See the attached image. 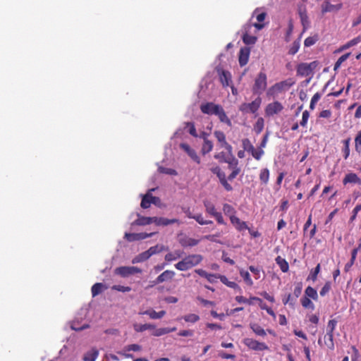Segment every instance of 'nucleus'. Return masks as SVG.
Returning a JSON list of instances; mask_svg holds the SVG:
<instances>
[{
	"mask_svg": "<svg viewBox=\"0 0 361 361\" xmlns=\"http://www.w3.org/2000/svg\"><path fill=\"white\" fill-rule=\"evenodd\" d=\"M204 204L206 208V211L209 214L214 216L219 224L224 223V219L221 214L220 212H216L214 205L211 202H209V200H204Z\"/></svg>",
	"mask_w": 361,
	"mask_h": 361,
	"instance_id": "nucleus-7",
	"label": "nucleus"
},
{
	"mask_svg": "<svg viewBox=\"0 0 361 361\" xmlns=\"http://www.w3.org/2000/svg\"><path fill=\"white\" fill-rule=\"evenodd\" d=\"M343 185H346L348 183H355L361 185V179L357 176V175L355 173H349L345 175V178L343 180Z\"/></svg>",
	"mask_w": 361,
	"mask_h": 361,
	"instance_id": "nucleus-15",
	"label": "nucleus"
},
{
	"mask_svg": "<svg viewBox=\"0 0 361 361\" xmlns=\"http://www.w3.org/2000/svg\"><path fill=\"white\" fill-rule=\"evenodd\" d=\"M182 255H183V252L180 251V250H176L173 252L167 253L164 257V259L166 262H170L172 261H175L178 259H180L182 257Z\"/></svg>",
	"mask_w": 361,
	"mask_h": 361,
	"instance_id": "nucleus-22",
	"label": "nucleus"
},
{
	"mask_svg": "<svg viewBox=\"0 0 361 361\" xmlns=\"http://www.w3.org/2000/svg\"><path fill=\"white\" fill-rule=\"evenodd\" d=\"M319 40L318 35H314L312 37H308L305 39L304 44L305 47H310L314 44Z\"/></svg>",
	"mask_w": 361,
	"mask_h": 361,
	"instance_id": "nucleus-40",
	"label": "nucleus"
},
{
	"mask_svg": "<svg viewBox=\"0 0 361 361\" xmlns=\"http://www.w3.org/2000/svg\"><path fill=\"white\" fill-rule=\"evenodd\" d=\"M350 137H348L343 141V152L344 153V159H346L349 157L350 154Z\"/></svg>",
	"mask_w": 361,
	"mask_h": 361,
	"instance_id": "nucleus-36",
	"label": "nucleus"
},
{
	"mask_svg": "<svg viewBox=\"0 0 361 361\" xmlns=\"http://www.w3.org/2000/svg\"><path fill=\"white\" fill-rule=\"evenodd\" d=\"M212 171L216 174V176L219 177L221 183L226 187V175L224 172L221 171V169L219 166H216L212 169Z\"/></svg>",
	"mask_w": 361,
	"mask_h": 361,
	"instance_id": "nucleus-31",
	"label": "nucleus"
},
{
	"mask_svg": "<svg viewBox=\"0 0 361 361\" xmlns=\"http://www.w3.org/2000/svg\"><path fill=\"white\" fill-rule=\"evenodd\" d=\"M200 109L202 112L204 114L217 115L221 121H224L226 120V114L223 108L219 105L214 104L212 102L206 103L204 104H202Z\"/></svg>",
	"mask_w": 361,
	"mask_h": 361,
	"instance_id": "nucleus-2",
	"label": "nucleus"
},
{
	"mask_svg": "<svg viewBox=\"0 0 361 361\" xmlns=\"http://www.w3.org/2000/svg\"><path fill=\"white\" fill-rule=\"evenodd\" d=\"M331 288V283L330 281H327L325 283L324 286L322 287V288L320 290V295L322 296H324L326 294L329 293Z\"/></svg>",
	"mask_w": 361,
	"mask_h": 361,
	"instance_id": "nucleus-49",
	"label": "nucleus"
},
{
	"mask_svg": "<svg viewBox=\"0 0 361 361\" xmlns=\"http://www.w3.org/2000/svg\"><path fill=\"white\" fill-rule=\"evenodd\" d=\"M194 334L193 331L192 330H182L180 331L178 334L180 336H192Z\"/></svg>",
	"mask_w": 361,
	"mask_h": 361,
	"instance_id": "nucleus-61",
	"label": "nucleus"
},
{
	"mask_svg": "<svg viewBox=\"0 0 361 361\" xmlns=\"http://www.w3.org/2000/svg\"><path fill=\"white\" fill-rule=\"evenodd\" d=\"M300 48V38L295 40L288 51V54L291 55H294L296 54Z\"/></svg>",
	"mask_w": 361,
	"mask_h": 361,
	"instance_id": "nucleus-43",
	"label": "nucleus"
},
{
	"mask_svg": "<svg viewBox=\"0 0 361 361\" xmlns=\"http://www.w3.org/2000/svg\"><path fill=\"white\" fill-rule=\"evenodd\" d=\"M180 319H184L185 322L194 324L200 320V317L196 314H188Z\"/></svg>",
	"mask_w": 361,
	"mask_h": 361,
	"instance_id": "nucleus-34",
	"label": "nucleus"
},
{
	"mask_svg": "<svg viewBox=\"0 0 361 361\" xmlns=\"http://www.w3.org/2000/svg\"><path fill=\"white\" fill-rule=\"evenodd\" d=\"M193 219H195L201 225H207L212 223L211 221L204 220L201 214L194 215Z\"/></svg>",
	"mask_w": 361,
	"mask_h": 361,
	"instance_id": "nucleus-48",
	"label": "nucleus"
},
{
	"mask_svg": "<svg viewBox=\"0 0 361 361\" xmlns=\"http://www.w3.org/2000/svg\"><path fill=\"white\" fill-rule=\"evenodd\" d=\"M320 271V264H318L317 267L314 268L313 271H311L310 275L309 276V279H311L312 281H316L318 274Z\"/></svg>",
	"mask_w": 361,
	"mask_h": 361,
	"instance_id": "nucleus-51",
	"label": "nucleus"
},
{
	"mask_svg": "<svg viewBox=\"0 0 361 361\" xmlns=\"http://www.w3.org/2000/svg\"><path fill=\"white\" fill-rule=\"evenodd\" d=\"M240 169L239 168H235L234 169H233L231 173L227 177V180H232L236 177V176L240 173Z\"/></svg>",
	"mask_w": 361,
	"mask_h": 361,
	"instance_id": "nucleus-60",
	"label": "nucleus"
},
{
	"mask_svg": "<svg viewBox=\"0 0 361 361\" xmlns=\"http://www.w3.org/2000/svg\"><path fill=\"white\" fill-rule=\"evenodd\" d=\"M297 73L298 75H302V76H307L311 74V71L310 70L309 67L307 66V63H301L298 66L297 68Z\"/></svg>",
	"mask_w": 361,
	"mask_h": 361,
	"instance_id": "nucleus-20",
	"label": "nucleus"
},
{
	"mask_svg": "<svg viewBox=\"0 0 361 361\" xmlns=\"http://www.w3.org/2000/svg\"><path fill=\"white\" fill-rule=\"evenodd\" d=\"M202 260L200 255H190L176 263L174 267L179 271H187L199 264Z\"/></svg>",
	"mask_w": 361,
	"mask_h": 361,
	"instance_id": "nucleus-1",
	"label": "nucleus"
},
{
	"mask_svg": "<svg viewBox=\"0 0 361 361\" xmlns=\"http://www.w3.org/2000/svg\"><path fill=\"white\" fill-rule=\"evenodd\" d=\"M301 304L305 308H310L313 310L314 308V305L312 302L310 300V298L306 296H303L301 300Z\"/></svg>",
	"mask_w": 361,
	"mask_h": 361,
	"instance_id": "nucleus-38",
	"label": "nucleus"
},
{
	"mask_svg": "<svg viewBox=\"0 0 361 361\" xmlns=\"http://www.w3.org/2000/svg\"><path fill=\"white\" fill-rule=\"evenodd\" d=\"M138 218L134 221V224L137 226H146L152 224V217L142 216L137 215Z\"/></svg>",
	"mask_w": 361,
	"mask_h": 361,
	"instance_id": "nucleus-21",
	"label": "nucleus"
},
{
	"mask_svg": "<svg viewBox=\"0 0 361 361\" xmlns=\"http://www.w3.org/2000/svg\"><path fill=\"white\" fill-rule=\"evenodd\" d=\"M262 99L259 97H257L251 103H247L250 113L255 114L260 106Z\"/></svg>",
	"mask_w": 361,
	"mask_h": 361,
	"instance_id": "nucleus-23",
	"label": "nucleus"
},
{
	"mask_svg": "<svg viewBox=\"0 0 361 361\" xmlns=\"http://www.w3.org/2000/svg\"><path fill=\"white\" fill-rule=\"evenodd\" d=\"M187 125L190 127L189 133L194 137H197V135L194 124L192 123H188Z\"/></svg>",
	"mask_w": 361,
	"mask_h": 361,
	"instance_id": "nucleus-62",
	"label": "nucleus"
},
{
	"mask_svg": "<svg viewBox=\"0 0 361 361\" xmlns=\"http://www.w3.org/2000/svg\"><path fill=\"white\" fill-rule=\"evenodd\" d=\"M126 351H140L141 346L138 344H130L125 347Z\"/></svg>",
	"mask_w": 361,
	"mask_h": 361,
	"instance_id": "nucleus-56",
	"label": "nucleus"
},
{
	"mask_svg": "<svg viewBox=\"0 0 361 361\" xmlns=\"http://www.w3.org/2000/svg\"><path fill=\"white\" fill-rule=\"evenodd\" d=\"M355 150L360 153L361 152V131H359L355 137Z\"/></svg>",
	"mask_w": 361,
	"mask_h": 361,
	"instance_id": "nucleus-46",
	"label": "nucleus"
},
{
	"mask_svg": "<svg viewBox=\"0 0 361 361\" xmlns=\"http://www.w3.org/2000/svg\"><path fill=\"white\" fill-rule=\"evenodd\" d=\"M337 324V322L335 319H331L328 322L327 325V334L326 336L329 337L330 339V343H327V346L330 349H334V331L335 329L336 325Z\"/></svg>",
	"mask_w": 361,
	"mask_h": 361,
	"instance_id": "nucleus-8",
	"label": "nucleus"
},
{
	"mask_svg": "<svg viewBox=\"0 0 361 361\" xmlns=\"http://www.w3.org/2000/svg\"><path fill=\"white\" fill-rule=\"evenodd\" d=\"M160 171H161V173H166V174L172 175V176H176L177 175L176 171L175 169H173L161 168Z\"/></svg>",
	"mask_w": 361,
	"mask_h": 361,
	"instance_id": "nucleus-59",
	"label": "nucleus"
},
{
	"mask_svg": "<svg viewBox=\"0 0 361 361\" xmlns=\"http://www.w3.org/2000/svg\"><path fill=\"white\" fill-rule=\"evenodd\" d=\"M99 352L97 349H92L91 350L87 352L83 357L84 361H95L97 357H98Z\"/></svg>",
	"mask_w": 361,
	"mask_h": 361,
	"instance_id": "nucleus-27",
	"label": "nucleus"
},
{
	"mask_svg": "<svg viewBox=\"0 0 361 361\" xmlns=\"http://www.w3.org/2000/svg\"><path fill=\"white\" fill-rule=\"evenodd\" d=\"M115 274L123 278H127L131 275L141 274L142 269L137 267H119L115 269Z\"/></svg>",
	"mask_w": 361,
	"mask_h": 361,
	"instance_id": "nucleus-4",
	"label": "nucleus"
},
{
	"mask_svg": "<svg viewBox=\"0 0 361 361\" xmlns=\"http://www.w3.org/2000/svg\"><path fill=\"white\" fill-rule=\"evenodd\" d=\"M154 234L155 233H126L124 238L129 242H133L146 239L147 238L152 237Z\"/></svg>",
	"mask_w": 361,
	"mask_h": 361,
	"instance_id": "nucleus-6",
	"label": "nucleus"
},
{
	"mask_svg": "<svg viewBox=\"0 0 361 361\" xmlns=\"http://www.w3.org/2000/svg\"><path fill=\"white\" fill-rule=\"evenodd\" d=\"M230 221L233 226L239 231L248 229V226L245 221H241L239 218L234 215H231Z\"/></svg>",
	"mask_w": 361,
	"mask_h": 361,
	"instance_id": "nucleus-11",
	"label": "nucleus"
},
{
	"mask_svg": "<svg viewBox=\"0 0 361 361\" xmlns=\"http://www.w3.org/2000/svg\"><path fill=\"white\" fill-rule=\"evenodd\" d=\"M276 262L277 264L280 267L281 270L283 272H287L288 271V263L286 262V260L280 256H278L276 258Z\"/></svg>",
	"mask_w": 361,
	"mask_h": 361,
	"instance_id": "nucleus-30",
	"label": "nucleus"
},
{
	"mask_svg": "<svg viewBox=\"0 0 361 361\" xmlns=\"http://www.w3.org/2000/svg\"><path fill=\"white\" fill-rule=\"evenodd\" d=\"M152 219H153L152 223H154L157 226H166L169 224L179 223V221L177 219H169L164 218V217H156V216L152 217Z\"/></svg>",
	"mask_w": 361,
	"mask_h": 361,
	"instance_id": "nucleus-13",
	"label": "nucleus"
},
{
	"mask_svg": "<svg viewBox=\"0 0 361 361\" xmlns=\"http://www.w3.org/2000/svg\"><path fill=\"white\" fill-rule=\"evenodd\" d=\"M302 289V282L297 283L295 285L294 291H293V295L295 299H297L301 295Z\"/></svg>",
	"mask_w": 361,
	"mask_h": 361,
	"instance_id": "nucleus-45",
	"label": "nucleus"
},
{
	"mask_svg": "<svg viewBox=\"0 0 361 361\" xmlns=\"http://www.w3.org/2000/svg\"><path fill=\"white\" fill-rule=\"evenodd\" d=\"M252 155V157L256 159L257 160H259L261 159V157L262 154H264V150L262 149H259L258 150H256L255 148L252 152H250Z\"/></svg>",
	"mask_w": 361,
	"mask_h": 361,
	"instance_id": "nucleus-55",
	"label": "nucleus"
},
{
	"mask_svg": "<svg viewBox=\"0 0 361 361\" xmlns=\"http://www.w3.org/2000/svg\"><path fill=\"white\" fill-rule=\"evenodd\" d=\"M250 328L252 329V331L258 336H266V331L264 329H262L258 324L256 323H251L250 324Z\"/></svg>",
	"mask_w": 361,
	"mask_h": 361,
	"instance_id": "nucleus-32",
	"label": "nucleus"
},
{
	"mask_svg": "<svg viewBox=\"0 0 361 361\" xmlns=\"http://www.w3.org/2000/svg\"><path fill=\"white\" fill-rule=\"evenodd\" d=\"M243 343L250 349L253 350L262 351L269 349V347L264 343L259 342L252 338H246L243 340Z\"/></svg>",
	"mask_w": 361,
	"mask_h": 361,
	"instance_id": "nucleus-5",
	"label": "nucleus"
},
{
	"mask_svg": "<svg viewBox=\"0 0 361 361\" xmlns=\"http://www.w3.org/2000/svg\"><path fill=\"white\" fill-rule=\"evenodd\" d=\"M283 106L279 102H274L269 104L266 107V114L267 116H273L282 111Z\"/></svg>",
	"mask_w": 361,
	"mask_h": 361,
	"instance_id": "nucleus-10",
	"label": "nucleus"
},
{
	"mask_svg": "<svg viewBox=\"0 0 361 361\" xmlns=\"http://www.w3.org/2000/svg\"><path fill=\"white\" fill-rule=\"evenodd\" d=\"M150 257H151L150 253L149 252V251L147 250L145 252H141L140 254L137 255V256H135L132 259V263L137 264V263H140V262H145V261L147 260Z\"/></svg>",
	"mask_w": 361,
	"mask_h": 361,
	"instance_id": "nucleus-19",
	"label": "nucleus"
},
{
	"mask_svg": "<svg viewBox=\"0 0 361 361\" xmlns=\"http://www.w3.org/2000/svg\"><path fill=\"white\" fill-rule=\"evenodd\" d=\"M227 164H228V168L231 169H234L235 168H238L237 165L238 164V159L235 157H232L231 160L227 159Z\"/></svg>",
	"mask_w": 361,
	"mask_h": 361,
	"instance_id": "nucleus-57",
	"label": "nucleus"
},
{
	"mask_svg": "<svg viewBox=\"0 0 361 361\" xmlns=\"http://www.w3.org/2000/svg\"><path fill=\"white\" fill-rule=\"evenodd\" d=\"M240 275L243 278L244 281L250 286L252 285V281L250 279V274L247 271H240Z\"/></svg>",
	"mask_w": 361,
	"mask_h": 361,
	"instance_id": "nucleus-53",
	"label": "nucleus"
},
{
	"mask_svg": "<svg viewBox=\"0 0 361 361\" xmlns=\"http://www.w3.org/2000/svg\"><path fill=\"white\" fill-rule=\"evenodd\" d=\"M260 307L262 309L266 310L267 313L269 314L270 315H271L273 317H276V314H275L274 312L271 310V308L268 307V306L266 304L262 303L260 305Z\"/></svg>",
	"mask_w": 361,
	"mask_h": 361,
	"instance_id": "nucleus-64",
	"label": "nucleus"
},
{
	"mask_svg": "<svg viewBox=\"0 0 361 361\" xmlns=\"http://www.w3.org/2000/svg\"><path fill=\"white\" fill-rule=\"evenodd\" d=\"M106 288L105 286L102 283H94L91 288L92 295L93 297H95L100 294L104 290H105Z\"/></svg>",
	"mask_w": 361,
	"mask_h": 361,
	"instance_id": "nucleus-25",
	"label": "nucleus"
},
{
	"mask_svg": "<svg viewBox=\"0 0 361 361\" xmlns=\"http://www.w3.org/2000/svg\"><path fill=\"white\" fill-rule=\"evenodd\" d=\"M250 48L248 47H242L239 52L238 61L241 67L245 66L249 60Z\"/></svg>",
	"mask_w": 361,
	"mask_h": 361,
	"instance_id": "nucleus-9",
	"label": "nucleus"
},
{
	"mask_svg": "<svg viewBox=\"0 0 361 361\" xmlns=\"http://www.w3.org/2000/svg\"><path fill=\"white\" fill-rule=\"evenodd\" d=\"M343 5L342 4H338L336 5H334L330 4L329 1H325L322 4V14H324L327 12H332V11H337L340 10L342 8Z\"/></svg>",
	"mask_w": 361,
	"mask_h": 361,
	"instance_id": "nucleus-12",
	"label": "nucleus"
},
{
	"mask_svg": "<svg viewBox=\"0 0 361 361\" xmlns=\"http://www.w3.org/2000/svg\"><path fill=\"white\" fill-rule=\"evenodd\" d=\"M168 250V247H166L163 245H156L154 246L150 247L148 249L150 255L152 256L154 255L161 252L162 251H165Z\"/></svg>",
	"mask_w": 361,
	"mask_h": 361,
	"instance_id": "nucleus-29",
	"label": "nucleus"
},
{
	"mask_svg": "<svg viewBox=\"0 0 361 361\" xmlns=\"http://www.w3.org/2000/svg\"><path fill=\"white\" fill-rule=\"evenodd\" d=\"M309 116H310L309 111L305 110L302 113V121H300V125L302 127H305L306 126Z\"/></svg>",
	"mask_w": 361,
	"mask_h": 361,
	"instance_id": "nucleus-58",
	"label": "nucleus"
},
{
	"mask_svg": "<svg viewBox=\"0 0 361 361\" xmlns=\"http://www.w3.org/2000/svg\"><path fill=\"white\" fill-rule=\"evenodd\" d=\"M175 276V272L171 270H166L161 273L155 280V283H161L171 280Z\"/></svg>",
	"mask_w": 361,
	"mask_h": 361,
	"instance_id": "nucleus-14",
	"label": "nucleus"
},
{
	"mask_svg": "<svg viewBox=\"0 0 361 361\" xmlns=\"http://www.w3.org/2000/svg\"><path fill=\"white\" fill-rule=\"evenodd\" d=\"M243 149L248 152H251L254 150L255 147L247 138H245L242 141Z\"/></svg>",
	"mask_w": 361,
	"mask_h": 361,
	"instance_id": "nucleus-41",
	"label": "nucleus"
},
{
	"mask_svg": "<svg viewBox=\"0 0 361 361\" xmlns=\"http://www.w3.org/2000/svg\"><path fill=\"white\" fill-rule=\"evenodd\" d=\"M143 314L148 315L149 317V318L152 319H159V317H158V312H156L155 310H154L152 309L147 310L143 312Z\"/></svg>",
	"mask_w": 361,
	"mask_h": 361,
	"instance_id": "nucleus-50",
	"label": "nucleus"
},
{
	"mask_svg": "<svg viewBox=\"0 0 361 361\" xmlns=\"http://www.w3.org/2000/svg\"><path fill=\"white\" fill-rule=\"evenodd\" d=\"M217 72L219 73L220 81L223 86L226 84V71L223 68H217Z\"/></svg>",
	"mask_w": 361,
	"mask_h": 361,
	"instance_id": "nucleus-52",
	"label": "nucleus"
},
{
	"mask_svg": "<svg viewBox=\"0 0 361 361\" xmlns=\"http://www.w3.org/2000/svg\"><path fill=\"white\" fill-rule=\"evenodd\" d=\"M180 148L183 149L195 161L200 163V158L197 155L195 151L192 149L188 144L181 143L180 145Z\"/></svg>",
	"mask_w": 361,
	"mask_h": 361,
	"instance_id": "nucleus-17",
	"label": "nucleus"
},
{
	"mask_svg": "<svg viewBox=\"0 0 361 361\" xmlns=\"http://www.w3.org/2000/svg\"><path fill=\"white\" fill-rule=\"evenodd\" d=\"M112 289L118 290V291H121V292H123V293H125V292L130 291L131 288L129 287V286H121V285H115V286H114L112 287Z\"/></svg>",
	"mask_w": 361,
	"mask_h": 361,
	"instance_id": "nucleus-54",
	"label": "nucleus"
},
{
	"mask_svg": "<svg viewBox=\"0 0 361 361\" xmlns=\"http://www.w3.org/2000/svg\"><path fill=\"white\" fill-rule=\"evenodd\" d=\"M298 14L300 16L302 25L303 26V32H305L307 26L309 25L308 16L307 15L305 8L300 6L298 8Z\"/></svg>",
	"mask_w": 361,
	"mask_h": 361,
	"instance_id": "nucleus-16",
	"label": "nucleus"
},
{
	"mask_svg": "<svg viewBox=\"0 0 361 361\" xmlns=\"http://www.w3.org/2000/svg\"><path fill=\"white\" fill-rule=\"evenodd\" d=\"M267 87V75L264 73L260 72L255 80L252 87L253 94L260 95Z\"/></svg>",
	"mask_w": 361,
	"mask_h": 361,
	"instance_id": "nucleus-3",
	"label": "nucleus"
},
{
	"mask_svg": "<svg viewBox=\"0 0 361 361\" xmlns=\"http://www.w3.org/2000/svg\"><path fill=\"white\" fill-rule=\"evenodd\" d=\"M269 171L267 169H264L263 170H262L261 173H260V175H259V178H260V180L264 183V184H267L268 180H269Z\"/></svg>",
	"mask_w": 361,
	"mask_h": 361,
	"instance_id": "nucleus-42",
	"label": "nucleus"
},
{
	"mask_svg": "<svg viewBox=\"0 0 361 361\" xmlns=\"http://www.w3.org/2000/svg\"><path fill=\"white\" fill-rule=\"evenodd\" d=\"M198 243H199L198 240L191 238H187L180 241L181 245L184 247H187V246L192 247V246L197 245Z\"/></svg>",
	"mask_w": 361,
	"mask_h": 361,
	"instance_id": "nucleus-35",
	"label": "nucleus"
},
{
	"mask_svg": "<svg viewBox=\"0 0 361 361\" xmlns=\"http://www.w3.org/2000/svg\"><path fill=\"white\" fill-rule=\"evenodd\" d=\"M305 296L311 298L314 300L318 299L317 290L311 286H308L305 290Z\"/></svg>",
	"mask_w": 361,
	"mask_h": 361,
	"instance_id": "nucleus-33",
	"label": "nucleus"
},
{
	"mask_svg": "<svg viewBox=\"0 0 361 361\" xmlns=\"http://www.w3.org/2000/svg\"><path fill=\"white\" fill-rule=\"evenodd\" d=\"M350 53H347V54H345L342 55L341 56H340L338 58V59L337 60V61L335 63L334 70V71L338 70L340 68L341 63L343 62H344L345 61H346L348 59V57L350 56Z\"/></svg>",
	"mask_w": 361,
	"mask_h": 361,
	"instance_id": "nucleus-39",
	"label": "nucleus"
},
{
	"mask_svg": "<svg viewBox=\"0 0 361 361\" xmlns=\"http://www.w3.org/2000/svg\"><path fill=\"white\" fill-rule=\"evenodd\" d=\"M175 331H176V327L156 329V326H154V329H152V335L154 336H161Z\"/></svg>",
	"mask_w": 361,
	"mask_h": 361,
	"instance_id": "nucleus-18",
	"label": "nucleus"
},
{
	"mask_svg": "<svg viewBox=\"0 0 361 361\" xmlns=\"http://www.w3.org/2000/svg\"><path fill=\"white\" fill-rule=\"evenodd\" d=\"M154 189L149 190L145 195H142V201L140 203V206L143 209H147L150 207L151 201H150V192L154 191Z\"/></svg>",
	"mask_w": 361,
	"mask_h": 361,
	"instance_id": "nucleus-24",
	"label": "nucleus"
},
{
	"mask_svg": "<svg viewBox=\"0 0 361 361\" xmlns=\"http://www.w3.org/2000/svg\"><path fill=\"white\" fill-rule=\"evenodd\" d=\"M264 128V119L259 118L254 126V130L257 134H259Z\"/></svg>",
	"mask_w": 361,
	"mask_h": 361,
	"instance_id": "nucleus-37",
	"label": "nucleus"
},
{
	"mask_svg": "<svg viewBox=\"0 0 361 361\" xmlns=\"http://www.w3.org/2000/svg\"><path fill=\"white\" fill-rule=\"evenodd\" d=\"M195 271L200 276H202L204 278H207V276H209V277L212 276V274H208L206 271H204L202 269H195Z\"/></svg>",
	"mask_w": 361,
	"mask_h": 361,
	"instance_id": "nucleus-63",
	"label": "nucleus"
},
{
	"mask_svg": "<svg viewBox=\"0 0 361 361\" xmlns=\"http://www.w3.org/2000/svg\"><path fill=\"white\" fill-rule=\"evenodd\" d=\"M212 142L208 140H204L202 151L203 154L209 153L212 149Z\"/></svg>",
	"mask_w": 361,
	"mask_h": 361,
	"instance_id": "nucleus-44",
	"label": "nucleus"
},
{
	"mask_svg": "<svg viewBox=\"0 0 361 361\" xmlns=\"http://www.w3.org/2000/svg\"><path fill=\"white\" fill-rule=\"evenodd\" d=\"M242 39L246 45H253L257 41V37L250 35L247 32H245L243 35Z\"/></svg>",
	"mask_w": 361,
	"mask_h": 361,
	"instance_id": "nucleus-28",
	"label": "nucleus"
},
{
	"mask_svg": "<svg viewBox=\"0 0 361 361\" xmlns=\"http://www.w3.org/2000/svg\"><path fill=\"white\" fill-rule=\"evenodd\" d=\"M295 298H293L290 294H288L287 296L283 298V303L284 305L289 304L290 306L293 307Z\"/></svg>",
	"mask_w": 361,
	"mask_h": 361,
	"instance_id": "nucleus-47",
	"label": "nucleus"
},
{
	"mask_svg": "<svg viewBox=\"0 0 361 361\" xmlns=\"http://www.w3.org/2000/svg\"><path fill=\"white\" fill-rule=\"evenodd\" d=\"M134 330L136 332H143L147 330H152L154 329V325L152 324H135L133 325Z\"/></svg>",
	"mask_w": 361,
	"mask_h": 361,
	"instance_id": "nucleus-26",
	"label": "nucleus"
}]
</instances>
